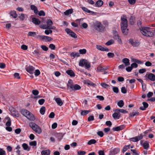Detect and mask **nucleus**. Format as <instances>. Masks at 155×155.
I'll list each match as a JSON object with an SVG mask.
<instances>
[{
  "label": "nucleus",
  "instance_id": "1",
  "mask_svg": "<svg viewBox=\"0 0 155 155\" xmlns=\"http://www.w3.org/2000/svg\"><path fill=\"white\" fill-rule=\"evenodd\" d=\"M121 22L120 26L123 33L125 35L127 34L128 29L127 28L128 26V21L125 15H123L121 18Z\"/></svg>",
  "mask_w": 155,
  "mask_h": 155
},
{
  "label": "nucleus",
  "instance_id": "2",
  "mask_svg": "<svg viewBox=\"0 0 155 155\" xmlns=\"http://www.w3.org/2000/svg\"><path fill=\"white\" fill-rule=\"evenodd\" d=\"M140 31L143 35L147 37H152L153 33L149 27H143L140 29Z\"/></svg>",
  "mask_w": 155,
  "mask_h": 155
},
{
  "label": "nucleus",
  "instance_id": "3",
  "mask_svg": "<svg viewBox=\"0 0 155 155\" xmlns=\"http://www.w3.org/2000/svg\"><path fill=\"white\" fill-rule=\"evenodd\" d=\"M21 113L27 118L31 121H34L35 118L34 116L29 111L25 109H22L21 110Z\"/></svg>",
  "mask_w": 155,
  "mask_h": 155
},
{
  "label": "nucleus",
  "instance_id": "4",
  "mask_svg": "<svg viewBox=\"0 0 155 155\" xmlns=\"http://www.w3.org/2000/svg\"><path fill=\"white\" fill-rule=\"evenodd\" d=\"M92 26L96 30L102 32L104 31L105 27L99 21H96L93 22Z\"/></svg>",
  "mask_w": 155,
  "mask_h": 155
},
{
  "label": "nucleus",
  "instance_id": "5",
  "mask_svg": "<svg viewBox=\"0 0 155 155\" xmlns=\"http://www.w3.org/2000/svg\"><path fill=\"white\" fill-rule=\"evenodd\" d=\"M29 126L36 133L40 134L42 132L41 127L35 123L31 122L29 124Z\"/></svg>",
  "mask_w": 155,
  "mask_h": 155
},
{
  "label": "nucleus",
  "instance_id": "6",
  "mask_svg": "<svg viewBox=\"0 0 155 155\" xmlns=\"http://www.w3.org/2000/svg\"><path fill=\"white\" fill-rule=\"evenodd\" d=\"M79 65L81 67H83L85 65V68L87 69L91 67L89 63L87 60L84 59L81 60L80 61Z\"/></svg>",
  "mask_w": 155,
  "mask_h": 155
},
{
  "label": "nucleus",
  "instance_id": "7",
  "mask_svg": "<svg viewBox=\"0 0 155 155\" xmlns=\"http://www.w3.org/2000/svg\"><path fill=\"white\" fill-rule=\"evenodd\" d=\"M53 22L50 19L47 20L46 22V27L47 29L56 30V27L54 26H52Z\"/></svg>",
  "mask_w": 155,
  "mask_h": 155
},
{
  "label": "nucleus",
  "instance_id": "8",
  "mask_svg": "<svg viewBox=\"0 0 155 155\" xmlns=\"http://www.w3.org/2000/svg\"><path fill=\"white\" fill-rule=\"evenodd\" d=\"M65 31L69 35L72 37L74 38H77L76 34L70 29L68 28H66L65 29Z\"/></svg>",
  "mask_w": 155,
  "mask_h": 155
},
{
  "label": "nucleus",
  "instance_id": "9",
  "mask_svg": "<svg viewBox=\"0 0 155 155\" xmlns=\"http://www.w3.org/2000/svg\"><path fill=\"white\" fill-rule=\"evenodd\" d=\"M129 43L134 47H137L140 45V42L137 41L133 40V39H130L129 40Z\"/></svg>",
  "mask_w": 155,
  "mask_h": 155
},
{
  "label": "nucleus",
  "instance_id": "10",
  "mask_svg": "<svg viewBox=\"0 0 155 155\" xmlns=\"http://www.w3.org/2000/svg\"><path fill=\"white\" fill-rule=\"evenodd\" d=\"M10 110L12 115L16 117H18L19 114L18 111L15 108H12L10 109Z\"/></svg>",
  "mask_w": 155,
  "mask_h": 155
},
{
  "label": "nucleus",
  "instance_id": "11",
  "mask_svg": "<svg viewBox=\"0 0 155 155\" xmlns=\"http://www.w3.org/2000/svg\"><path fill=\"white\" fill-rule=\"evenodd\" d=\"M26 70L30 74H33L35 68L32 66H29L25 68Z\"/></svg>",
  "mask_w": 155,
  "mask_h": 155
},
{
  "label": "nucleus",
  "instance_id": "12",
  "mask_svg": "<svg viewBox=\"0 0 155 155\" xmlns=\"http://www.w3.org/2000/svg\"><path fill=\"white\" fill-rule=\"evenodd\" d=\"M143 138V136L141 134H140L139 136L135 137H134L130 139L131 141L136 142L142 139Z\"/></svg>",
  "mask_w": 155,
  "mask_h": 155
},
{
  "label": "nucleus",
  "instance_id": "13",
  "mask_svg": "<svg viewBox=\"0 0 155 155\" xmlns=\"http://www.w3.org/2000/svg\"><path fill=\"white\" fill-rule=\"evenodd\" d=\"M96 47L97 49L101 51H109V49L108 48H104L100 45H96Z\"/></svg>",
  "mask_w": 155,
  "mask_h": 155
},
{
  "label": "nucleus",
  "instance_id": "14",
  "mask_svg": "<svg viewBox=\"0 0 155 155\" xmlns=\"http://www.w3.org/2000/svg\"><path fill=\"white\" fill-rule=\"evenodd\" d=\"M109 68L108 66L103 68L101 65L99 66L97 68V71L99 72H102L107 69Z\"/></svg>",
  "mask_w": 155,
  "mask_h": 155
},
{
  "label": "nucleus",
  "instance_id": "15",
  "mask_svg": "<svg viewBox=\"0 0 155 155\" xmlns=\"http://www.w3.org/2000/svg\"><path fill=\"white\" fill-rule=\"evenodd\" d=\"M74 86V85L73 84L71 81L70 80L68 81L67 86L68 87V89L70 90V91H72Z\"/></svg>",
  "mask_w": 155,
  "mask_h": 155
},
{
  "label": "nucleus",
  "instance_id": "16",
  "mask_svg": "<svg viewBox=\"0 0 155 155\" xmlns=\"http://www.w3.org/2000/svg\"><path fill=\"white\" fill-rule=\"evenodd\" d=\"M143 106H141L140 107V109L142 110H145L146 108L148 106V104L146 102H143L142 103Z\"/></svg>",
  "mask_w": 155,
  "mask_h": 155
},
{
  "label": "nucleus",
  "instance_id": "17",
  "mask_svg": "<svg viewBox=\"0 0 155 155\" xmlns=\"http://www.w3.org/2000/svg\"><path fill=\"white\" fill-rule=\"evenodd\" d=\"M32 22L35 25H38L41 23L40 21L37 18H32Z\"/></svg>",
  "mask_w": 155,
  "mask_h": 155
},
{
  "label": "nucleus",
  "instance_id": "18",
  "mask_svg": "<svg viewBox=\"0 0 155 155\" xmlns=\"http://www.w3.org/2000/svg\"><path fill=\"white\" fill-rule=\"evenodd\" d=\"M115 39L120 44H122V41L121 38H120V37L117 34V33L116 32L115 33Z\"/></svg>",
  "mask_w": 155,
  "mask_h": 155
},
{
  "label": "nucleus",
  "instance_id": "19",
  "mask_svg": "<svg viewBox=\"0 0 155 155\" xmlns=\"http://www.w3.org/2000/svg\"><path fill=\"white\" fill-rule=\"evenodd\" d=\"M120 113L115 112L112 114V117L114 119H118L120 118Z\"/></svg>",
  "mask_w": 155,
  "mask_h": 155
},
{
  "label": "nucleus",
  "instance_id": "20",
  "mask_svg": "<svg viewBox=\"0 0 155 155\" xmlns=\"http://www.w3.org/2000/svg\"><path fill=\"white\" fill-rule=\"evenodd\" d=\"M103 4V2L101 0H99L97 1L95 4V6L96 7H101Z\"/></svg>",
  "mask_w": 155,
  "mask_h": 155
},
{
  "label": "nucleus",
  "instance_id": "21",
  "mask_svg": "<svg viewBox=\"0 0 155 155\" xmlns=\"http://www.w3.org/2000/svg\"><path fill=\"white\" fill-rule=\"evenodd\" d=\"M122 62L125 64V66H127L130 65V60L127 58H124L122 60Z\"/></svg>",
  "mask_w": 155,
  "mask_h": 155
},
{
  "label": "nucleus",
  "instance_id": "22",
  "mask_svg": "<svg viewBox=\"0 0 155 155\" xmlns=\"http://www.w3.org/2000/svg\"><path fill=\"white\" fill-rule=\"evenodd\" d=\"M148 78L153 81H155V75L152 73H150L148 76Z\"/></svg>",
  "mask_w": 155,
  "mask_h": 155
},
{
  "label": "nucleus",
  "instance_id": "23",
  "mask_svg": "<svg viewBox=\"0 0 155 155\" xmlns=\"http://www.w3.org/2000/svg\"><path fill=\"white\" fill-rule=\"evenodd\" d=\"M68 74L71 77H74L75 76V74L73 71L71 70H68L66 71Z\"/></svg>",
  "mask_w": 155,
  "mask_h": 155
},
{
  "label": "nucleus",
  "instance_id": "24",
  "mask_svg": "<svg viewBox=\"0 0 155 155\" xmlns=\"http://www.w3.org/2000/svg\"><path fill=\"white\" fill-rule=\"evenodd\" d=\"M54 99L58 105L61 106L63 104L62 100L60 98H54Z\"/></svg>",
  "mask_w": 155,
  "mask_h": 155
},
{
  "label": "nucleus",
  "instance_id": "25",
  "mask_svg": "<svg viewBox=\"0 0 155 155\" xmlns=\"http://www.w3.org/2000/svg\"><path fill=\"white\" fill-rule=\"evenodd\" d=\"M31 9L34 11V12L35 14H37L38 12V11L37 7L34 5H32L30 6Z\"/></svg>",
  "mask_w": 155,
  "mask_h": 155
},
{
  "label": "nucleus",
  "instance_id": "26",
  "mask_svg": "<svg viewBox=\"0 0 155 155\" xmlns=\"http://www.w3.org/2000/svg\"><path fill=\"white\" fill-rule=\"evenodd\" d=\"M73 12V9L72 8L67 10L64 12V14L66 15H68Z\"/></svg>",
  "mask_w": 155,
  "mask_h": 155
},
{
  "label": "nucleus",
  "instance_id": "27",
  "mask_svg": "<svg viewBox=\"0 0 155 155\" xmlns=\"http://www.w3.org/2000/svg\"><path fill=\"white\" fill-rule=\"evenodd\" d=\"M139 114V112L137 111H133L130 114V117H134L135 116H137Z\"/></svg>",
  "mask_w": 155,
  "mask_h": 155
},
{
  "label": "nucleus",
  "instance_id": "28",
  "mask_svg": "<svg viewBox=\"0 0 155 155\" xmlns=\"http://www.w3.org/2000/svg\"><path fill=\"white\" fill-rule=\"evenodd\" d=\"M22 147L23 149L25 150H27L29 151L30 150V148L28 147V146L27 144L25 143H23L22 144Z\"/></svg>",
  "mask_w": 155,
  "mask_h": 155
},
{
  "label": "nucleus",
  "instance_id": "29",
  "mask_svg": "<svg viewBox=\"0 0 155 155\" xmlns=\"http://www.w3.org/2000/svg\"><path fill=\"white\" fill-rule=\"evenodd\" d=\"M81 88V87L80 86L77 84H75L74 85V87H73V88L72 90V91L78 90L80 89Z\"/></svg>",
  "mask_w": 155,
  "mask_h": 155
},
{
  "label": "nucleus",
  "instance_id": "30",
  "mask_svg": "<svg viewBox=\"0 0 155 155\" xmlns=\"http://www.w3.org/2000/svg\"><path fill=\"white\" fill-rule=\"evenodd\" d=\"M50 151L49 150H43L41 152V154L43 155H50Z\"/></svg>",
  "mask_w": 155,
  "mask_h": 155
},
{
  "label": "nucleus",
  "instance_id": "31",
  "mask_svg": "<svg viewBox=\"0 0 155 155\" xmlns=\"http://www.w3.org/2000/svg\"><path fill=\"white\" fill-rule=\"evenodd\" d=\"M135 21V18L134 17L131 16L129 20L130 24L131 25H134Z\"/></svg>",
  "mask_w": 155,
  "mask_h": 155
},
{
  "label": "nucleus",
  "instance_id": "32",
  "mask_svg": "<svg viewBox=\"0 0 155 155\" xmlns=\"http://www.w3.org/2000/svg\"><path fill=\"white\" fill-rule=\"evenodd\" d=\"M130 145L125 146L122 148V151L123 153H124L127 150L130 148Z\"/></svg>",
  "mask_w": 155,
  "mask_h": 155
},
{
  "label": "nucleus",
  "instance_id": "33",
  "mask_svg": "<svg viewBox=\"0 0 155 155\" xmlns=\"http://www.w3.org/2000/svg\"><path fill=\"white\" fill-rule=\"evenodd\" d=\"M10 15L14 18H16L18 16L17 15L16 13V12L15 11H11L10 12Z\"/></svg>",
  "mask_w": 155,
  "mask_h": 155
},
{
  "label": "nucleus",
  "instance_id": "34",
  "mask_svg": "<svg viewBox=\"0 0 155 155\" xmlns=\"http://www.w3.org/2000/svg\"><path fill=\"white\" fill-rule=\"evenodd\" d=\"M45 110V107L42 106L41 107L40 110V112L42 115L44 114Z\"/></svg>",
  "mask_w": 155,
  "mask_h": 155
},
{
  "label": "nucleus",
  "instance_id": "35",
  "mask_svg": "<svg viewBox=\"0 0 155 155\" xmlns=\"http://www.w3.org/2000/svg\"><path fill=\"white\" fill-rule=\"evenodd\" d=\"M124 103L123 100L120 101L117 103L118 106L120 107H122L124 105Z\"/></svg>",
  "mask_w": 155,
  "mask_h": 155
},
{
  "label": "nucleus",
  "instance_id": "36",
  "mask_svg": "<svg viewBox=\"0 0 155 155\" xmlns=\"http://www.w3.org/2000/svg\"><path fill=\"white\" fill-rule=\"evenodd\" d=\"M96 142V141L95 139H91L88 141L87 142V144L91 145L92 144L95 143Z\"/></svg>",
  "mask_w": 155,
  "mask_h": 155
},
{
  "label": "nucleus",
  "instance_id": "37",
  "mask_svg": "<svg viewBox=\"0 0 155 155\" xmlns=\"http://www.w3.org/2000/svg\"><path fill=\"white\" fill-rule=\"evenodd\" d=\"M71 56L74 57H78L79 56L80 54L79 53H78L73 52L71 53Z\"/></svg>",
  "mask_w": 155,
  "mask_h": 155
},
{
  "label": "nucleus",
  "instance_id": "38",
  "mask_svg": "<svg viewBox=\"0 0 155 155\" xmlns=\"http://www.w3.org/2000/svg\"><path fill=\"white\" fill-rule=\"evenodd\" d=\"M143 146L144 149H147L149 147V144L148 143L145 142L143 143Z\"/></svg>",
  "mask_w": 155,
  "mask_h": 155
},
{
  "label": "nucleus",
  "instance_id": "39",
  "mask_svg": "<svg viewBox=\"0 0 155 155\" xmlns=\"http://www.w3.org/2000/svg\"><path fill=\"white\" fill-rule=\"evenodd\" d=\"M36 35V33L35 32H32V31H30L28 32V36H32V37H35Z\"/></svg>",
  "mask_w": 155,
  "mask_h": 155
},
{
  "label": "nucleus",
  "instance_id": "40",
  "mask_svg": "<svg viewBox=\"0 0 155 155\" xmlns=\"http://www.w3.org/2000/svg\"><path fill=\"white\" fill-rule=\"evenodd\" d=\"M90 112V111L89 110H84L81 111V114L82 115L84 116Z\"/></svg>",
  "mask_w": 155,
  "mask_h": 155
},
{
  "label": "nucleus",
  "instance_id": "41",
  "mask_svg": "<svg viewBox=\"0 0 155 155\" xmlns=\"http://www.w3.org/2000/svg\"><path fill=\"white\" fill-rule=\"evenodd\" d=\"M81 8L83 11L87 13H89V12H90V10H89L87 8L84 7H81Z\"/></svg>",
  "mask_w": 155,
  "mask_h": 155
},
{
  "label": "nucleus",
  "instance_id": "42",
  "mask_svg": "<svg viewBox=\"0 0 155 155\" xmlns=\"http://www.w3.org/2000/svg\"><path fill=\"white\" fill-rule=\"evenodd\" d=\"M101 86L104 88H107L110 87L109 85L104 82L101 83Z\"/></svg>",
  "mask_w": 155,
  "mask_h": 155
},
{
  "label": "nucleus",
  "instance_id": "43",
  "mask_svg": "<svg viewBox=\"0 0 155 155\" xmlns=\"http://www.w3.org/2000/svg\"><path fill=\"white\" fill-rule=\"evenodd\" d=\"M7 118L8 119V121L6 122V125L8 126H10L11 125V121L10 118L8 117Z\"/></svg>",
  "mask_w": 155,
  "mask_h": 155
},
{
  "label": "nucleus",
  "instance_id": "44",
  "mask_svg": "<svg viewBox=\"0 0 155 155\" xmlns=\"http://www.w3.org/2000/svg\"><path fill=\"white\" fill-rule=\"evenodd\" d=\"M107 56L109 58H113L114 57V54L113 53L109 52L107 54Z\"/></svg>",
  "mask_w": 155,
  "mask_h": 155
},
{
  "label": "nucleus",
  "instance_id": "45",
  "mask_svg": "<svg viewBox=\"0 0 155 155\" xmlns=\"http://www.w3.org/2000/svg\"><path fill=\"white\" fill-rule=\"evenodd\" d=\"M120 151V149L119 148H114L113 150V153L114 154H117L119 153V152Z\"/></svg>",
  "mask_w": 155,
  "mask_h": 155
},
{
  "label": "nucleus",
  "instance_id": "46",
  "mask_svg": "<svg viewBox=\"0 0 155 155\" xmlns=\"http://www.w3.org/2000/svg\"><path fill=\"white\" fill-rule=\"evenodd\" d=\"M32 53L35 56L40 55V54L39 51L38 49L35 50L34 51L32 52Z\"/></svg>",
  "mask_w": 155,
  "mask_h": 155
},
{
  "label": "nucleus",
  "instance_id": "47",
  "mask_svg": "<svg viewBox=\"0 0 155 155\" xmlns=\"http://www.w3.org/2000/svg\"><path fill=\"white\" fill-rule=\"evenodd\" d=\"M79 52L80 54H84L86 53V50L85 49H81L79 50Z\"/></svg>",
  "mask_w": 155,
  "mask_h": 155
},
{
  "label": "nucleus",
  "instance_id": "48",
  "mask_svg": "<svg viewBox=\"0 0 155 155\" xmlns=\"http://www.w3.org/2000/svg\"><path fill=\"white\" fill-rule=\"evenodd\" d=\"M86 153V152L84 151L80 150L78 152V154L79 155H84Z\"/></svg>",
  "mask_w": 155,
  "mask_h": 155
},
{
  "label": "nucleus",
  "instance_id": "49",
  "mask_svg": "<svg viewBox=\"0 0 155 155\" xmlns=\"http://www.w3.org/2000/svg\"><path fill=\"white\" fill-rule=\"evenodd\" d=\"M121 92L123 94H125L127 92V90L125 87H123L121 88Z\"/></svg>",
  "mask_w": 155,
  "mask_h": 155
},
{
  "label": "nucleus",
  "instance_id": "50",
  "mask_svg": "<svg viewBox=\"0 0 155 155\" xmlns=\"http://www.w3.org/2000/svg\"><path fill=\"white\" fill-rule=\"evenodd\" d=\"M114 42V41L113 40H111L109 41H108L107 43H106V45H110L113 44Z\"/></svg>",
  "mask_w": 155,
  "mask_h": 155
},
{
  "label": "nucleus",
  "instance_id": "51",
  "mask_svg": "<svg viewBox=\"0 0 155 155\" xmlns=\"http://www.w3.org/2000/svg\"><path fill=\"white\" fill-rule=\"evenodd\" d=\"M34 73L35 75L36 76H38L40 74V72L38 69L35 70Z\"/></svg>",
  "mask_w": 155,
  "mask_h": 155
},
{
  "label": "nucleus",
  "instance_id": "52",
  "mask_svg": "<svg viewBox=\"0 0 155 155\" xmlns=\"http://www.w3.org/2000/svg\"><path fill=\"white\" fill-rule=\"evenodd\" d=\"M0 155H6L5 151L2 148H0Z\"/></svg>",
  "mask_w": 155,
  "mask_h": 155
},
{
  "label": "nucleus",
  "instance_id": "53",
  "mask_svg": "<svg viewBox=\"0 0 155 155\" xmlns=\"http://www.w3.org/2000/svg\"><path fill=\"white\" fill-rule=\"evenodd\" d=\"M29 145L31 146H36L37 145V142L35 141H32L29 143Z\"/></svg>",
  "mask_w": 155,
  "mask_h": 155
},
{
  "label": "nucleus",
  "instance_id": "54",
  "mask_svg": "<svg viewBox=\"0 0 155 155\" xmlns=\"http://www.w3.org/2000/svg\"><path fill=\"white\" fill-rule=\"evenodd\" d=\"M45 101V100L44 99H41L39 100L38 101V103L41 105H42Z\"/></svg>",
  "mask_w": 155,
  "mask_h": 155
},
{
  "label": "nucleus",
  "instance_id": "55",
  "mask_svg": "<svg viewBox=\"0 0 155 155\" xmlns=\"http://www.w3.org/2000/svg\"><path fill=\"white\" fill-rule=\"evenodd\" d=\"M38 15L40 16H44L45 15V13L44 11L41 10L38 12Z\"/></svg>",
  "mask_w": 155,
  "mask_h": 155
},
{
  "label": "nucleus",
  "instance_id": "56",
  "mask_svg": "<svg viewBox=\"0 0 155 155\" xmlns=\"http://www.w3.org/2000/svg\"><path fill=\"white\" fill-rule=\"evenodd\" d=\"M47 36L45 35H39L37 36V37L41 39L42 40H46Z\"/></svg>",
  "mask_w": 155,
  "mask_h": 155
},
{
  "label": "nucleus",
  "instance_id": "57",
  "mask_svg": "<svg viewBox=\"0 0 155 155\" xmlns=\"http://www.w3.org/2000/svg\"><path fill=\"white\" fill-rule=\"evenodd\" d=\"M113 91L115 93H118L119 91V90L118 87H113Z\"/></svg>",
  "mask_w": 155,
  "mask_h": 155
},
{
  "label": "nucleus",
  "instance_id": "58",
  "mask_svg": "<svg viewBox=\"0 0 155 155\" xmlns=\"http://www.w3.org/2000/svg\"><path fill=\"white\" fill-rule=\"evenodd\" d=\"M97 134L101 137H102L104 136V133L102 131H98L97 132Z\"/></svg>",
  "mask_w": 155,
  "mask_h": 155
},
{
  "label": "nucleus",
  "instance_id": "59",
  "mask_svg": "<svg viewBox=\"0 0 155 155\" xmlns=\"http://www.w3.org/2000/svg\"><path fill=\"white\" fill-rule=\"evenodd\" d=\"M96 98L98 99L100 101H103L104 100V97L102 96L97 95Z\"/></svg>",
  "mask_w": 155,
  "mask_h": 155
},
{
  "label": "nucleus",
  "instance_id": "60",
  "mask_svg": "<svg viewBox=\"0 0 155 155\" xmlns=\"http://www.w3.org/2000/svg\"><path fill=\"white\" fill-rule=\"evenodd\" d=\"M132 60L133 62H135V63H137L139 64H141L142 63V62L140 61L137 59H134Z\"/></svg>",
  "mask_w": 155,
  "mask_h": 155
},
{
  "label": "nucleus",
  "instance_id": "61",
  "mask_svg": "<svg viewBox=\"0 0 155 155\" xmlns=\"http://www.w3.org/2000/svg\"><path fill=\"white\" fill-rule=\"evenodd\" d=\"M52 32V31L51 29H49V30H45V33L47 35H48L49 34H51Z\"/></svg>",
  "mask_w": 155,
  "mask_h": 155
},
{
  "label": "nucleus",
  "instance_id": "62",
  "mask_svg": "<svg viewBox=\"0 0 155 155\" xmlns=\"http://www.w3.org/2000/svg\"><path fill=\"white\" fill-rule=\"evenodd\" d=\"M41 48L45 51H47L48 50V48L45 45H42L41 46Z\"/></svg>",
  "mask_w": 155,
  "mask_h": 155
},
{
  "label": "nucleus",
  "instance_id": "63",
  "mask_svg": "<svg viewBox=\"0 0 155 155\" xmlns=\"http://www.w3.org/2000/svg\"><path fill=\"white\" fill-rule=\"evenodd\" d=\"M32 93L34 95H36L38 94L39 91L37 90H32Z\"/></svg>",
  "mask_w": 155,
  "mask_h": 155
},
{
  "label": "nucleus",
  "instance_id": "64",
  "mask_svg": "<svg viewBox=\"0 0 155 155\" xmlns=\"http://www.w3.org/2000/svg\"><path fill=\"white\" fill-rule=\"evenodd\" d=\"M146 71V70L145 68H142L139 70V72L140 74H143Z\"/></svg>",
  "mask_w": 155,
  "mask_h": 155
}]
</instances>
